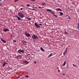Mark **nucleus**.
I'll list each match as a JSON object with an SVG mask.
<instances>
[{
	"label": "nucleus",
	"instance_id": "obj_41",
	"mask_svg": "<svg viewBox=\"0 0 79 79\" xmlns=\"http://www.w3.org/2000/svg\"><path fill=\"white\" fill-rule=\"evenodd\" d=\"M19 56V57H21V56L20 55Z\"/></svg>",
	"mask_w": 79,
	"mask_h": 79
},
{
	"label": "nucleus",
	"instance_id": "obj_15",
	"mask_svg": "<svg viewBox=\"0 0 79 79\" xmlns=\"http://www.w3.org/2000/svg\"><path fill=\"white\" fill-rule=\"evenodd\" d=\"M66 61H64L63 64L64 66H65V65L66 64Z\"/></svg>",
	"mask_w": 79,
	"mask_h": 79
},
{
	"label": "nucleus",
	"instance_id": "obj_26",
	"mask_svg": "<svg viewBox=\"0 0 79 79\" xmlns=\"http://www.w3.org/2000/svg\"><path fill=\"white\" fill-rule=\"evenodd\" d=\"M25 77H29V76L26 75V76H25Z\"/></svg>",
	"mask_w": 79,
	"mask_h": 79
},
{
	"label": "nucleus",
	"instance_id": "obj_37",
	"mask_svg": "<svg viewBox=\"0 0 79 79\" xmlns=\"http://www.w3.org/2000/svg\"><path fill=\"white\" fill-rule=\"evenodd\" d=\"M34 63H35V64H36V61H35L34 62Z\"/></svg>",
	"mask_w": 79,
	"mask_h": 79
},
{
	"label": "nucleus",
	"instance_id": "obj_52",
	"mask_svg": "<svg viewBox=\"0 0 79 79\" xmlns=\"http://www.w3.org/2000/svg\"><path fill=\"white\" fill-rule=\"evenodd\" d=\"M34 6H35V5H34Z\"/></svg>",
	"mask_w": 79,
	"mask_h": 79
},
{
	"label": "nucleus",
	"instance_id": "obj_10",
	"mask_svg": "<svg viewBox=\"0 0 79 79\" xmlns=\"http://www.w3.org/2000/svg\"><path fill=\"white\" fill-rule=\"evenodd\" d=\"M4 31L5 32H8V31H10V30L8 29H3Z\"/></svg>",
	"mask_w": 79,
	"mask_h": 79
},
{
	"label": "nucleus",
	"instance_id": "obj_28",
	"mask_svg": "<svg viewBox=\"0 0 79 79\" xmlns=\"http://www.w3.org/2000/svg\"><path fill=\"white\" fill-rule=\"evenodd\" d=\"M31 1H32V2H34V1H35V0H30Z\"/></svg>",
	"mask_w": 79,
	"mask_h": 79
},
{
	"label": "nucleus",
	"instance_id": "obj_27",
	"mask_svg": "<svg viewBox=\"0 0 79 79\" xmlns=\"http://www.w3.org/2000/svg\"><path fill=\"white\" fill-rule=\"evenodd\" d=\"M18 1V0H15V2H16Z\"/></svg>",
	"mask_w": 79,
	"mask_h": 79
},
{
	"label": "nucleus",
	"instance_id": "obj_39",
	"mask_svg": "<svg viewBox=\"0 0 79 79\" xmlns=\"http://www.w3.org/2000/svg\"><path fill=\"white\" fill-rule=\"evenodd\" d=\"M4 63H5L6 64H7V63H6V62Z\"/></svg>",
	"mask_w": 79,
	"mask_h": 79
},
{
	"label": "nucleus",
	"instance_id": "obj_45",
	"mask_svg": "<svg viewBox=\"0 0 79 79\" xmlns=\"http://www.w3.org/2000/svg\"><path fill=\"white\" fill-rule=\"evenodd\" d=\"M28 55H29V56H30V55H31V54H28Z\"/></svg>",
	"mask_w": 79,
	"mask_h": 79
},
{
	"label": "nucleus",
	"instance_id": "obj_16",
	"mask_svg": "<svg viewBox=\"0 0 79 79\" xmlns=\"http://www.w3.org/2000/svg\"><path fill=\"white\" fill-rule=\"evenodd\" d=\"M47 11H49V12L50 11L51 12L52 10H51L48 9H47Z\"/></svg>",
	"mask_w": 79,
	"mask_h": 79
},
{
	"label": "nucleus",
	"instance_id": "obj_29",
	"mask_svg": "<svg viewBox=\"0 0 79 79\" xmlns=\"http://www.w3.org/2000/svg\"><path fill=\"white\" fill-rule=\"evenodd\" d=\"M69 19H71V17H69Z\"/></svg>",
	"mask_w": 79,
	"mask_h": 79
},
{
	"label": "nucleus",
	"instance_id": "obj_49",
	"mask_svg": "<svg viewBox=\"0 0 79 79\" xmlns=\"http://www.w3.org/2000/svg\"><path fill=\"white\" fill-rule=\"evenodd\" d=\"M11 37H12V35H11Z\"/></svg>",
	"mask_w": 79,
	"mask_h": 79
},
{
	"label": "nucleus",
	"instance_id": "obj_11",
	"mask_svg": "<svg viewBox=\"0 0 79 79\" xmlns=\"http://www.w3.org/2000/svg\"><path fill=\"white\" fill-rule=\"evenodd\" d=\"M1 40L2 41V42H4V43H6V40H3L2 38H1Z\"/></svg>",
	"mask_w": 79,
	"mask_h": 79
},
{
	"label": "nucleus",
	"instance_id": "obj_20",
	"mask_svg": "<svg viewBox=\"0 0 79 79\" xmlns=\"http://www.w3.org/2000/svg\"><path fill=\"white\" fill-rule=\"evenodd\" d=\"M53 15L54 16H55V17H56V18H58V16H57V15H56L55 14H54Z\"/></svg>",
	"mask_w": 79,
	"mask_h": 79
},
{
	"label": "nucleus",
	"instance_id": "obj_17",
	"mask_svg": "<svg viewBox=\"0 0 79 79\" xmlns=\"http://www.w3.org/2000/svg\"><path fill=\"white\" fill-rule=\"evenodd\" d=\"M60 14L61 16H63V13L62 12H60Z\"/></svg>",
	"mask_w": 79,
	"mask_h": 79
},
{
	"label": "nucleus",
	"instance_id": "obj_47",
	"mask_svg": "<svg viewBox=\"0 0 79 79\" xmlns=\"http://www.w3.org/2000/svg\"><path fill=\"white\" fill-rule=\"evenodd\" d=\"M22 6H24L22 5Z\"/></svg>",
	"mask_w": 79,
	"mask_h": 79
},
{
	"label": "nucleus",
	"instance_id": "obj_24",
	"mask_svg": "<svg viewBox=\"0 0 79 79\" xmlns=\"http://www.w3.org/2000/svg\"><path fill=\"white\" fill-rule=\"evenodd\" d=\"M6 65V64L4 63L3 64V67H4Z\"/></svg>",
	"mask_w": 79,
	"mask_h": 79
},
{
	"label": "nucleus",
	"instance_id": "obj_36",
	"mask_svg": "<svg viewBox=\"0 0 79 79\" xmlns=\"http://www.w3.org/2000/svg\"><path fill=\"white\" fill-rule=\"evenodd\" d=\"M14 42H16V40H14Z\"/></svg>",
	"mask_w": 79,
	"mask_h": 79
},
{
	"label": "nucleus",
	"instance_id": "obj_38",
	"mask_svg": "<svg viewBox=\"0 0 79 79\" xmlns=\"http://www.w3.org/2000/svg\"><path fill=\"white\" fill-rule=\"evenodd\" d=\"M58 71H59V72H60V69L58 70Z\"/></svg>",
	"mask_w": 79,
	"mask_h": 79
},
{
	"label": "nucleus",
	"instance_id": "obj_4",
	"mask_svg": "<svg viewBox=\"0 0 79 79\" xmlns=\"http://www.w3.org/2000/svg\"><path fill=\"white\" fill-rule=\"evenodd\" d=\"M18 53H24V50H20V49H19V50H18Z\"/></svg>",
	"mask_w": 79,
	"mask_h": 79
},
{
	"label": "nucleus",
	"instance_id": "obj_12",
	"mask_svg": "<svg viewBox=\"0 0 79 79\" xmlns=\"http://www.w3.org/2000/svg\"><path fill=\"white\" fill-rule=\"evenodd\" d=\"M52 55H53V54L52 53L50 54L48 56V58H50V57L52 56Z\"/></svg>",
	"mask_w": 79,
	"mask_h": 79
},
{
	"label": "nucleus",
	"instance_id": "obj_5",
	"mask_svg": "<svg viewBox=\"0 0 79 79\" xmlns=\"http://www.w3.org/2000/svg\"><path fill=\"white\" fill-rule=\"evenodd\" d=\"M22 43L23 44V45H27V42H26V41H23L22 42Z\"/></svg>",
	"mask_w": 79,
	"mask_h": 79
},
{
	"label": "nucleus",
	"instance_id": "obj_50",
	"mask_svg": "<svg viewBox=\"0 0 79 79\" xmlns=\"http://www.w3.org/2000/svg\"><path fill=\"white\" fill-rule=\"evenodd\" d=\"M2 1V0H0V2Z\"/></svg>",
	"mask_w": 79,
	"mask_h": 79
},
{
	"label": "nucleus",
	"instance_id": "obj_22",
	"mask_svg": "<svg viewBox=\"0 0 79 79\" xmlns=\"http://www.w3.org/2000/svg\"><path fill=\"white\" fill-rule=\"evenodd\" d=\"M51 12L52 13V14H53V15H55V13L54 12L51 11Z\"/></svg>",
	"mask_w": 79,
	"mask_h": 79
},
{
	"label": "nucleus",
	"instance_id": "obj_42",
	"mask_svg": "<svg viewBox=\"0 0 79 79\" xmlns=\"http://www.w3.org/2000/svg\"><path fill=\"white\" fill-rule=\"evenodd\" d=\"M32 8L34 7V5H33V6H32Z\"/></svg>",
	"mask_w": 79,
	"mask_h": 79
},
{
	"label": "nucleus",
	"instance_id": "obj_43",
	"mask_svg": "<svg viewBox=\"0 0 79 79\" xmlns=\"http://www.w3.org/2000/svg\"><path fill=\"white\" fill-rule=\"evenodd\" d=\"M32 10H35V9H33Z\"/></svg>",
	"mask_w": 79,
	"mask_h": 79
},
{
	"label": "nucleus",
	"instance_id": "obj_40",
	"mask_svg": "<svg viewBox=\"0 0 79 79\" xmlns=\"http://www.w3.org/2000/svg\"><path fill=\"white\" fill-rule=\"evenodd\" d=\"M19 56H17V57H16V58H18V57H19Z\"/></svg>",
	"mask_w": 79,
	"mask_h": 79
},
{
	"label": "nucleus",
	"instance_id": "obj_35",
	"mask_svg": "<svg viewBox=\"0 0 79 79\" xmlns=\"http://www.w3.org/2000/svg\"><path fill=\"white\" fill-rule=\"evenodd\" d=\"M38 8H42V7H40V6H39Z\"/></svg>",
	"mask_w": 79,
	"mask_h": 79
},
{
	"label": "nucleus",
	"instance_id": "obj_44",
	"mask_svg": "<svg viewBox=\"0 0 79 79\" xmlns=\"http://www.w3.org/2000/svg\"><path fill=\"white\" fill-rule=\"evenodd\" d=\"M63 75L64 76V75H65V74L64 73H63Z\"/></svg>",
	"mask_w": 79,
	"mask_h": 79
},
{
	"label": "nucleus",
	"instance_id": "obj_9",
	"mask_svg": "<svg viewBox=\"0 0 79 79\" xmlns=\"http://www.w3.org/2000/svg\"><path fill=\"white\" fill-rule=\"evenodd\" d=\"M56 11H62V10H61L60 8L56 9Z\"/></svg>",
	"mask_w": 79,
	"mask_h": 79
},
{
	"label": "nucleus",
	"instance_id": "obj_19",
	"mask_svg": "<svg viewBox=\"0 0 79 79\" xmlns=\"http://www.w3.org/2000/svg\"><path fill=\"white\" fill-rule=\"evenodd\" d=\"M73 66H74V67H76V68H77V66L75 64H73Z\"/></svg>",
	"mask_w": 79,
	"mask_h": 79
},
{
	"label": "nucleus",
	"instance_id": "obj_30",
	"mask_svg": "<svg viewBox=\"0 0 79 79\" xmlns=\"http://www.w3.org/2000/svg\"><path fill=\"white\" fill-rule=\"evenodd\" d=\"M39 25L40 26H42V24H41V23H40L39 24Z\"/></svg>",
	"mask_w": 79,
	"mask_h": 79
},
{
	"label": "nucleus",
	"instance_id": "obj_2",
	"mask_svg": "<svg viewBox=\"0 0 79 79\" xmlns=\"http://www.w3.org/2000/svg\"><path fill=\"white\" fill-rule=\"evenodd\" d=\"M32 39H38V37H37V36L34 35L32 36Z\"/></svg>",
	"mask_w": 79,
	"mask_h": 79
},
{
	"label": "nucleus",
	"instance_id": "obj_34",
	"mask_svg": "<svg viewBox=\"0 0 79 79\" xmlns=\"http://www.w3.org/2000/svg\"><path fill=\"white\" fill-rule=\"evenodd\" d=\"M19 77H20V76H19L18 77L17 79H19Z\"/></svg>",
	"mask_w": 79,
	"mask_h": 79
},
{
	"label": "nucleus",
	"instance_id": "obj_33",
	"mask_svg": "<svg viewBox=\"0 0 79 79\" xmlns=\"http://www.w3.org/2000/svg\"><path fill=\"white\" fill-rule=\"evenodd\" d=\"M34 8H37V6H36V7H34Z\"/></svg>",
	"mask_w": 79,
	"mask_h": 79
},
{
	"label": "nucleus",
	"instance_id": "obj_32",
	"mask_svg": "<svg viewBox=\"0 0 79 79\" xmlns=\"http://www.w3.org/2000/svg\"><path fill=\"white\" fill-rule=\"evenodd\" d=\"M45 3H42V4L43 5H45Z\"/></svg>",
	"mask_w": 79,
	"mask_h": 79
},
{
	"label": "nucleus",
	"instance_id": "obj_25",
	"mask_svg": "<svg viewBox=\"0 0 79 79\" xmlns=\"http://www.w3.org/2000/svg\"><path fill=\"white\" fill-rule=\"evenodd\" d=\"M27 6H30V4H27Z\"/></svg>",
	"mask_w": 79,
	"mask_h": 79
},
{
	"label": "nucleus",
	"instance_id": "obj_46",
	"mask_svg": "<svg viewBox=\"0 0 79 79\" xmlns=\"http://www.w3.org/2000/svg\"><path fill=\"white\" fill-rule=\"evenodd\" d=\"M57 69H59V67H57Z\"/></svg>",
	"mask_w": 79,
	"mask_h": 79
},
{
	"label": "nucleus",
	"instance_id": "obj_23",
	"mask_svg": "<svg viewBox=\"0 0 79 79\" xmlns=\"http://www.w3.org/2000/svg\"><path fill=\"white\" fill-rule=\"evenodd\" d=\"M28 19V21H29V20H31V19L29 18H27Z\"/></svg>",
	"mask_w": 79,
	"mask_h": 79
},
{
	"label": "nucleus",
	"instance_id": "obj_6",
	"mask_svg": "<svg viewBox=\"0 0 79 79\" xmlns=\"http://www.w3.org/2000/svg\"><path fill=\"white\" fill-rule=\"evenodd\" d=\"M25 35L27 36V37H31V35H30V34H28L27 33V32H25Z\"/></svg>",
	"mask_w": 79,
	"mask_h": 79
},
{
	"label": "nucleus",
	"instance_id": "obj_14",
	"mask_svg": "<svg viewBox=\"0 0 79 79\" xmlns=\"http://www.w3.org/2000/svg\"><path fill=\"white\" fill-rule=\"evenodd\" d=\"M66 18H67V19H69V15H66Z\"/></svg>",
	"mask_w": 79,
	"mask_h": 79
},
{
	"label": "nucleus",
	"instance_id": "obj_21",
	"mask_svg": "<svg viewBox=\"0 0 79 79\" xmlns=\"http://www.w3.org/2000/svg\"><path fill=\"white\" fill-rule=\"evenodd\" d=\"M64 33L65 34H66V35H68V33H67V32H65Z\"/></svg>",
	"mask_w": 79,
	"mask_h": 79
},
{
	"label": "nucleus",
	"instance_id": "obj_1",
	"mask_svg": "<svg viewBox=\"0 0 79 79\" xmlns=\"http://www.w3.org/2000/svg\"><path fill=\"white\" fill-rule=\"evenodd\" d=\"M18 15V16L20 17L21 18H24V14H23V13H22V12H19Z\"/></svg>",
	"mask_w": 79,
	"mask_h": 79
},
{
	"label": "nucleus",
	"instance_id": "obj_31",
	"mask_svg": "<svg viewBox=\"0 0 79 79\" xmlns=\"http://www.w3.org/2000/svg\"><path fill=\"white\" fill-rule=\"evenodd\" d=\"M23 10V8H20V10Z\"/></svg>",
	"mask_w": 79,
	"mask_h": 79
},
{
	"label": "nucleus",
	"instance_id": "obj_13",
	"mask_svg": "<svg viewBox=\"0 0 79 79\" xmlns=\"http://www.w3.org/2000/svg\"><path fill=\"white\" fill-rule=\"evenodd\" d=\"M23 63H26V64H28L29 63V62L27 61H23Z\"/></svg>",
	"mask_w": 79,
	"mask_h": 79
},
{
	"label": "nucleus",
	"instance_id": "obj_18",
	"mask_svg": "<svg viewBox=\"0 0 79 79\" xmlns=\"http://www.w3.org/2000/svg\"><path fill=\"white\" fill-rule=\"evenodd\" d=\"M41 50L42 51V52H44V48L42 47H41L40 48Z\"/></svg>",
	"mask_w": 79,
	"mask_h": 79
},
{
	"label": "nucleus",
	"instance_id": "obj_3",
	"mask_svg": "<svg viewBox=\"0 0 79 79\" xmlns=\"http://www.w3.org/2000/svg\"><path fill=\"white\" fill-rule=\"evenodd\" d=\"M35 26H36V27H38V28H39V27H40V26L38 24V23H35Z\"/></svg>",
	"mask_w": 79,
	"mask_h": 79
},
{
	"label": "nucleus",
	"instance_id": "obj_48",
	"mask_svg": "<svg viewBox=\"0 0 79 79\" xmlns=\"http://www.w3.org/2000/svg\"><path fill=\"white\" fill-rule=\"evenodd\" d=\"M1 5H2V4H0V6H1Z\"/></svg>",
	"mask_w": 79,
	"mask_h": 79
},
{
	"label": "nucleus",
	"instance_id": "obj_51",
	"mask_svg": "<svg viewBox=\"0 0 79 79\" xmlns=\"http://www.w3.org/2000/svg\"><path fill=\"white\" fill-rule=\"evenodd\" d=\"M42 8H44V7L43 6H42Z\"/></svg>",
	"mask_w": 79,
	"mask_h": 79
},
{
	"label": "nucleus",
	"instance_id": "obj_7",
	"mask_svg": "<svg viewBox=\"0 0 79 79\" xmlns=\"http://www.w3.org/2000/svg\"><path fill=\"white\" fill-rule=\"evenodd\" d=\"M15 17L16 18H18V20H19V21H21V19L18 16H15Z\"/></svg>",
	"mask_w": 79,
	"mask_h": 79
},
{
	"label": "nucleus",
	"instance_id": "obj_8",
	"mask_svg": "<svg viewBox=\"0 0 79 79\" xmlns=\"http://www.w3.org/2000/svg\"><path fill=\"white\" fill-rule=\"evenodd\" d=\"M68 52V50H67V49L65 50V52H64L63 53L64 56H65V54L66 53V52Z\"/></svg>",
	"mask_w": 79,
	"mask_h": 79
}]
</instances>
